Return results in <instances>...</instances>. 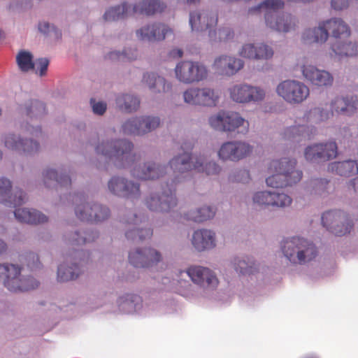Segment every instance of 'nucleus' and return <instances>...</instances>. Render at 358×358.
Wrapping results in <instances>:
<instances>
[{
  "instance_id": "nucleus-19",
  "label": "nucleus",
  "mask_w": 358,
  "mask_h": 358,
  "mask_svg": "<svg viewBox=\"0 0 358 358\" xmlns=\"http://www.w3.org/2000/svg\"><path fill=\"white\" fill-rule=\"evenodd\" d=\"M337 155V146L334 142L317 143L306 148L304 155L311 162H325L334 158Z\"/></svg>"
},
{
  "instance_id": "nucleus-16",
  "label": "nucleus",
  "mask_w": 358,
  "mask_h": 358,
  "mask_svg": "<svg viewBox=\"0 0 358 358\" xmlns=\"http://www.w3.org/2000/svg\"><path fill=\"white\" fill-rule=\"evenodd\" d=\"M230 98L236 103H248L262 100L265 92L259 87L247 84H236L228 89Z\"/></svg>"
},
{
  "instance_id": "nucleus-13",
  "label": "nucleus",
  "mask_w": 358,
  "mask_h": 358,
  "mask_svg": "<svg viewBox=\"0 0 358 358\" xmlns=\"http://www.w3.org/2000/svg\"><path fill=\"white\" fill-rule=\"evenodd\" d=\"M208 122L211 127L219 131H232L242 126V132L247 133L249 129V122L236 112L220 111L210 116Z\"/></svg>"
},
{
  "instance_id": "nucleus-44",
  "label": "nucleus",
  "mask_w": 358,
  "mask_h": 358,
  "mask_svg": "<svg viewBox=\"0 0 358 358\" xmlns=\"http://www.w3.org/2000/svg\"><path fill=\"white\" fill-rule=\"evenodd\" d=\"M38 30L41 33L48 36H52L57 39L60 38L62 36V33L59 30L46 22H42L38 24Z\"/></svg>"
},
{
  "instance_id": "nucleus-31",
  "label": "nucleus",
  "mask_w": 358,
  "mask_h": 358,
  "mask_svg": "<svg viewBox=\"0 0 358 358\" xmlns=\"http://www.w3.org/2000/svg\"><path fill=\"white\" fill-rule=\"evenodd\" d=\"M192 243L198 251H203L215 246V234L210 230L199 229L192 236Z\"/></svg>"
},
{
  "instance_id": "nucleus-39",
  "label": "nucleus",
  "mask_w": 358,
  "mask_h": 358,
  "mask_svg": "<svg viewBox=\"0 0 358 358\" xmlns=\"http://www.w3.org/2000/svg\"><path fill=\"white\" fill-rule=\"evenodd\" d=\"M118 107L126 112L136 110L140 105L139 99L133 95L122 94L116 99Z\"/></svg>"
},
{
  "instance_id": "nucleus-15",
  "label": "nucleus",
  "mask_w": 358,
  "mask_h": 358,
  "mask_svg": "<svg viewBox=\"0 0 358 358\" xmlns=\"http://www.w3.org/2000/svg\"><path fill=\"white\" fill-rule=\"evenodd\" d=\"M184 101L189 104L213 107L219 101L217 91L210 87L189 88L183 93Z\"/></svg>"
},
{
  "instance_id": "nucleus-62",
  "label": "nucleus",
  "mask_w": 358,
  "mask_h": 358,
  "mask_svg": "<svg viewBox=\"0 0 358 358\" xmlns=\"http://www.w3.org/2000/svg\"><path fill=\"white\" fill-rule=\"evenodd\" d=\"M1 115V109L0 108V116Z\"/></svg>"
},
{
  "instance_id": "nucleus-47",
  "label": "nucleus",
  "mask_w": 358,
  "mask_h": 358,
  "mask_svg": "<svg viewBox=\"0 0 358 358\" xmlns=\"http://www.w3.org/2000/svg\"><path fill=\"white\" fill-rule=\"evenodd\" d=\"M257 55H262V56L256 57L255 59H268L273 57V49L266 44H259L257 45Z\"/></svg>"
},
{
  "instance_id": "nucleus-26",
  "label": "nucleus",
  "mask_w": 358,
  "mask_h": 358,
  "mask_svg": "<svg viewBox=\"0 0 358 358\" xmlns=\"http://www.w3.org/2000/svg\"><path fill=\"white\" fill-rule=\"evenodd\" d=\"M2 141L6 148L20 153L31 155L39 149V144L32 140H23L14 134H7L2 138Z\"/></svg>"
},
{
  "instance_id": "nucleus-3",
  "label": "nucleus",
  "mask_w": 358,
  "mask_h": 358,
  "mask_svg": "<svg viewBox=\"0 0 358 358\" xmlns=\"http://www.w3.org/2000/svg\"><path fill=\"white\" fill-rule=\"evenodd\" d=\"M331 32L335 41L331 48L336 55L343 57H352L358 54V45L356 43H345V40L350 35L348 26L338 18L331 19L320 24L317 28L306 29L302 36V41L306 44L324 43Z\"/></svg>"
},
{
  "instance_id": "nucleus-48",
  "label": "nucleus",
  "mask_w": 358,
  "mask_h": 358,
  "mask_svg": "<svg viewBox=\"0 0 358 358\" xmlns=\"http://www.w3.org/2000/svg\"><path fill=\"white\" fill-rule=\"evenodd\" d=\"M25 261L27 266L31 270L40 268L41 262L37 254L29 252L25 256Z\"/></svg>"
},
{
  "instance_id": "nucleus-25",
  "label": "nucleus",
  "mask_w": 358,
  "mask_h": 358,
  "mask_svg": "<svg viewBox=\"0 0 358 358\" xmlns=\"http://www.w3.org/2000/svg\"><path fill=\"white\" fill-rule=\"evenodd\" d=\"M253 201L259 206L284 208L289 206L292 199L285 194L263 191L257 192L254 195Z\"/></svg>"
},
{
  "instance_id": "nucleus-1",
  "label": "nucleus",
  "mask_w": 358,
  "mask_h": 358,
  "mask_svg": "<svg viewBox=\"0 0 358 358\" xmlns=\"http://www.w3.org/2000/svg\"><path fill=\"white\" fill-rule=\"evenodd\" d=\"M193 146L191 143H184L181 146L182 153L174 157L169 162L171 169L176 175V178L172 180L171 187L166 184V187H163L161 194L158 193L151 194L145 200L147 207L152 211L168 212L177 204V199L175 196V189H173V184L176 185V180H178L180 175L182 178L189 171H195L197 172H205L206 175L217 174L220 171V166L213 162H206L205 157H193L189 152Z\"/></svg>"
},
{
  "instance_id": "nucleus-5",
  "label": "nucleus",
  "mask_w": 358,
  "mask_h": 358,
  "mask_svg": "<svg viewBox=\"0 0 358 358\" xmlns=\"http://www.w3.org/2000/svg\"><path fill=\"white\" fill-rule=\"evenodd\" d=\"M296 161L289 158L273 160L270 163L268 170L272 175L266 180V184L273 188H282L299 182L302 172L296 169Z\"/></svg>"
},
{
  "instance_id": "nucleus-40",
  "label": "nucleus",
  "mask_w": 358,
  "mask_h": 358,
  "mask_svg": "<svg viewBox=\"0 0 358 358\" xmlns=\"http://www.w3.org/2000/svg\"><path fill=\"white\" fill-rule=\"evenodd\" d=\"M19 69L23 72H28L34 68L33 55L31 52L21 50L16 57Z\"/></svg>"
},
{
  "instance_id": "nucleus-11",
  "label": "nucleus",
  "mask_w": 358,
  "mask_h": 358,
  "mask_svg": "<svg viewBox=\"0 0 358 358\" xmlns=\"http://www.w3.org/2000/svg\"><path fill=\"white\" fill-rule=\"evenodd\" d=\"M176 78L181 83L192 84L207 78L208 71L205 65L199 62L189 60L179 62L175 68Z\"/></svg>"
},
{
  "instance_id": "nucleus-55",
  "label": "nucleus",
  "mask_w": 358,
  "mask_h": 358,
  "mask_svg": "<svg viewBox=\"0 0 358 358\" xmlns=\"http://www.w3.org/2000/svg\"><path fill=\"white\" fill-rule=\"evenodd\" d=\"M183 55V51L179 48H173L169 52V56L172 58H180Z\"/></svg>"
},
{
  "instance_id": "nucleus-29",
  "label": "nucleus",
  "mask_w": 358,
  "mask_h": 358,
  "mask_svg": "<svg viewBox=\"0 0 358 358\" xmlns=\"http://www.w3.org/2000/svg\"><path fill=\"white\" fill-rule=\"evenodd\" d=\"M12 185L9 180L0 178V202L10 207H17L22 205L26 199L25 194L20 189H16L11 193Z\"/></svg>"
},
{
  "instance_id": "nucleus-61",
  "label": "nucleus",
  "mask_w": 358,
  "mask_h": 358,
  "mask_svg": "<svg viewBox=\"0 0 358 358\" xmlns=\"http://www.w3.org/2000/svg\"><path fill=\"white\" fill-rule=\"evenodd\" d=\"M2 158V152L0 150V159Z\"/></svg>"
},
{
  "instance_id": "nucleus-12",
  "label": "nucleus",
  "mask_w": 358,
  "mask_h": 358,
  "mask_svg": "<svg viewBox=\"0 0 358 358\" xmlns=\"http://www.w3.org/2000/svg\"><path fill=\"white\" fill-rule=\"evenodd\" d=\"M276 92L284 101L290 104L301 103L310 94L307 85L294 80H287L280 83L276 87Z\"/></svg>"
},
{
  "instance_id": "nucleus-23",
  "label": "nucleus",
  "mask_w": 358,
  "mask_h": 358,
  "mask_svg": "<svg viewBox=\"0 0 358 358\" xmlns=\"http://www.w3.org/2000/svg\"><path fill=\"white\" fill-rule=\"evenodd\" d=\"M186 273L194 284L203 288L215 287L218 284L216 275L207 267L191 266L187 268Z\"/></svg>"
},
{
  "instance_id": "nucleus-53",
  "label": "nucleus",
  "mask_w": 358,
  "mask_h": 358,
  "mask_svg": "<svg viewBox=\"0 0 358 358\" xmlns=\"http://www.w3.org/2000/svg\"><path fill=\"white\" fill-rule=\"evenodd\" d=\"M80 273V268L78 264H72L69 266V280H74L77 278Z\"/></svg>"
},
{
  "instance_id": "nucleus-35",
  "label": "nucleus",
  "mask_w": 358,
  "mask_h": 358,
  "mask_svg": "<svg viewBox=\"0 0 358 358\" xmlns=\"http://www.w3.org/2000/svg\"><path fill=\"white\" fill-rule=\"evenodd\" d=\"M22 115L32 119H38L46 114L45 104L38 100H30L20 107Z\"/></svg>"
},
{
  "instance_id": "nucleus-8",
  "label": "nucleus",
  "mask_w": 358,
  "mask_h": 358,
  "mask_svg": "<svg viewBox=\"0 0 358 358\" xmlns=\"http://www.w3.org/2000/svg\"><path fill=\"white\" fill-rule=\"evenodd\" d=\"M331 112L324 110L322 108L317 107L311 109L304 115L303 118L313 122H320L330 117L335 112L338 114L350 115L355 112H358V96L351 97H336L331 103Z\"/></svg>"
},
{
  "instance_id": "nucleus-34",
  "label": "nucleus",
  "mask_w": 358,
  "mask_h": 358,
  "mask_svg": "<svg viewBox=\"0 0 358 358\" xmlns=\"http://www.w3.org/2000/svg\"><path fill=\"white\" fill-rule=\"evenodd\" d=\"M329 171L345 177H350L358 174V163L353 160L336 162L328 166Z\"/></svg>"
},
{
  "instance_id": "nucleus-24",
  "label": "nucleus",
  "mask_w": 358,
  "mask_h": 358,
  "mask_svg": "<svg viewBox=\"0 0 358 358\" xmlns=\"http://www.w3.org/2000/svg\"><path fill=\"white\" fill-rule=\"evenodd\" d=\"M244 66L241 59L232 56L221 55L215 59L213 69L220 76H232L236 74Z\"/></svg>"
},
{
  "instance_id": "nucleus-42",
  "label": "nucleus",
  "mask_w": 358,
  "mask_h": 358,
  "mask_svg": "<svg viewBox=\"0 0 358 358\" xmlns=\"http://www.w3.org/2000/svg\"><path fill=\"white\" fill-rule=\"evenodd\" d=\"M247 259L248 261L245 259H241L238 258L234 259V268L237 272L243 275L253 273L255 264L250 262L248 258Z\"/></svg>"
},
{
  "instance_id": "nucleus-18",
  "label": "nucleus",
  "mask_w": 358,
  "mask_h": 358,
  "mask_svg": "<svg viewBox=\"0 0 358 358\" xmlns=\"http://www.w3.org/2000/svg\"><path fill=\"white\" fill-rule=\"evenodd\" d=\"M160 120L158 117H134L127 120L122 126L124 134L142 135L158 127Z\"/></svg>"
},
{
  "instance_id": "nucleus-59",
  "label": "nucleus",
  "mask_w": 358,
  "mask_h": 358,
  "mask_svg": "<svg viewBox=\"0 0 358 358\" xmlns=\"http://www.w3.org/2000/svg\"><path fill=\"white\" fill-rule=\"evenodd\" d=\"M200 0H187V2L188 3H195L196 2H199Z\"/></svg>"
},
{
  "instance_id": "nucleus-51",
  "label": "nucleus",
  "mask_w": 358,
  "mask_h": 358,
  "mask_svg": "<svg viewBox=\"0 0 358 358\" xmlns=\"http://www.w3.org/2000/svg\"><path fill=\"white\" fill-rule=\"evenodd\" d=\"M90 103L92 107L93 112L97 115H103L106 110V103L104 102H95L93 99H91Z\"/></svg>"
},
{
  "instance_id": "nucleus-14",
  "label": "nucleus",
  "mask_w": 358,
  "mask_h": 358,
  "mask_svg": "<svg viewBox=\"0 0 358 358\" xmlns=\"http://www.w3.org/2000/svg\"><path fill=\"white\" fill-rule=\"evenodd\" d=\"M322 223L329 231L338 236L350 233L354 225L349 215L340 210L323 213Z\"/></svg>"
},
{
  "instance_id": "nucleus-7",
  "label": "nucleus",
  "mask_w": 358,
  "mask_h": 358,
  "mask_svg": "<svg viewBox=\"0 0 358 358\" xmlns=\"http://www.w3.org/2000/svg\"><path fill=\"white\" fill-rule=\"evenodd\" d=\"M282 250L284 255L293 264H304L317 255L315 244L299 236L285 241Z\"/></svg>"
},
{
  "instance_id": "nucleus-32",
  "label": "nucleus",
  "mask_w": 358,
  "mask_h": 358,
  "mask_svg": "<svg viewBox=\"0 0 358 358\" xmlns=\"http://www.w3.org/2000/svg\"><path fill=\"white\" fill-rule=\"evenodd\" d=\"M15 218L21 222L31 224L45 223L48 221V217L34 209L17 208L15 210Z\"/></svg>"
},
{
  "instance_id": "nucleus-56",
  "label": "nucleus",
  "mask_w": 358,
  "mask_h": 358,
  "mask_svg": "<svg viewBox=\"0 0 358 358\" xmlns=\"http://www.w3.org/2000/svg\"><path fill=\"white\" fill-rule=\"evenodd\" d=\"M26 129L29 131L31 135L38 136V134L41 133V130L40 128L34 127H26Z\"/></svg>"
},
{
  "instance_id": "nucleus-58",
  "label": "nucleus",
  "mask_w": 358,
  "mask_h": 358,
  "mask_svg": "<svg viewBox=\"0 0 358 358\" xmlns=\"http://www.w3.org/2000/svg\"><path fill=\"white\" fill-rule=\"evenodd\" d=\"M6 244L4 243V241L0 239V254L6 251Z\"/></svg>"
},
{
  "instance_id": "nucleus-17",
  "label": "nucleus",
  "mask_w": 358,
  "mask_h": 358,
  "mask_svg": "<svg viewBox=\"0 0 358 358\" xmlns=\"http://www.w3.org/2000/svg\"><path fill=\"white\" fill-rule=\"evenodd\" d=\"M110 192L128 199H138L141 196L140 185L122 177H113L108 181Z\"/></svg>"
},
{
  "instance_id": "nucleus-21",
  "label": "nucleus",
  "mask_w": 358,
  "mask_h": 358,
  "mask_svg": "<svg viewBox=\"0 0 358 358\" xmlns=\"http://www.w3.org/2000/svg\"><path fill=\"white\" fill-rule=\"evenodd\" d=\"M161 259V254L151 248L143 250L137 248L129 254V263L137 268L152 266L159 262Z\"/></svg>"
},
{
  "instance_id": "nucleus-43",
  "label": "nucleus",
  "mask_w": 358,
  "mask_h": 358,
  "mask_svg": "<svg viewBox=\"0 0 358 358\" xmlns=\"http://www.w3.org/2000/svg\"><path fill=\"white\" fill-rule=\"evenodd\" d=\"M50 61L45 57L38 58L34 62V68L31 69L40 77L47 75Z\"/></svg>"
},
{
  "instance_id": "nucleus-36",
  "label": "nucleus",
  "mask_w": 358,
  "mask_h": 358,
  "mask_svg": "<svg viewBox=\"0 0 358 358\" xmlns=\"http://www.w3.org/2000/svg\"><path fill=\"white\" fill-rule=\"evenodd\" d=\"M143 82L146 83L153 92L161 93L170 90L171 86L167 83L163 77L154 73H147L143 75Z\"/></svg>"
},
{
  "instance_id": "nucleus-45",
  "label": "nucleus",
  "mask_w": 358,
  "mask_h": 358,
  "mask_svg": "<svg viewBox=\"0 0 358 358\" xmlns=\"http://www.w3.org/2000/svg\"><path fill=\"white\" fill-rule=\"evenodd\" d=\"M257 46L252 43H248L243 45L239 52V55L245 58L256 59V57L262 56V55H257Z\"/></svg>"
},
{
  "instance_id": "nucleus-41",
  "label": "nucleus",
  "mask_w": 358,
  "mask_h": 358,
  "mask_svg": "<svg viewBox=\"0 0 358 358\" xmlns=\"http://www.w3.org/2000/svg\"><path fill=\"white\" fill-rule=\"evenodd\" d=\"M138 56V52L136 49L129 48L124 50V52H110L107 58L112 61L127 62L136 59Z\"/></svg>"
},
{
  "instance_id": "nucleus-54",
  "label": "nucleus",
  "mask_w": 358,
  "mask_h": 358,
  "mask_svg": "<svg viewBox=\"0 0 358 358\" xmlns=\"http://www.w3.org/2000/svg\"><path fill=\"white\" fill-rule=\"evenodd\" d=\"M349 6L348 0H332L331 7L334 10H341L348 8Z\"/></svg>"
},
{
  "instance_id": "nucleus-22",
  "label": "nucleus",
  "mask_w": 358,
  "mask_h": 358,
  "mask_svg": "<svg viewBox=\"0 0 358 358\" xmlns=\"http://www.w3.org/2000/svg\"><path fill=\"white\" fill-rule=\"evenodd\" d=\"M252 151V147L245 142H227L222 145L218 155L224 160L238 161L248 156Z\"/></svg>"
},
{
  "instance_id": "nucleus-2",
  "label": "nucleus",
  "mask_w": 358,
  "mask_h": 358,
  "mask_svg": "<svg viewBox=\"0 0 358 358\" xmlns=\"http://www.w3.org/2000/svg\"><path fill=\"white\" fill-rule=\"evenodd\" d=\"M133 144L126 140L103 142L96 147V152L110 159H114L120 168L131 167V175L141 180H155L164 176L165 167L148 162L137 166L139 157L132 152Z\"/></svg>"
},
{
  "instance_id": "nucleus-37",
  "label": "nucleus",
  "mask_w": 358,
  "mask_h": 358,
  "mask_svg": "<svg viewBox=\"0 0 358 358\" xmlns=\"http://www.w3.org/2000/svg\"><path fill=\"white\" fill-rule=\"evenodd\" d=\"M315 132V129L306 125H294L287 128L284 131V138L286 139H292L296 136H302L305 138L310 139L311 135Z\"/></svg>"
},
{
  "instance_id": "nucleus-57",
  "label": "nucleus",
  "mask_w": 358,
  "mask_h": 358,
  "mask_svg": "<svg viewBox=\"0 0 358 358\" xmlns=\"http://www.w3.org/2000/svg\"><path fill=\"white\" fill-rule=\"evenodd\" d=\"M350 186H352V188L355 190V192H358V178H355L350 182Z\"/></svg>"
},
{
  "instance_id": "nucleus-27",
  "label": "nucleus",
  "mask_w": 358,
  "mask_h": 358,
  "mask_svg": "<svg viewBox=\"0 0 358 358\" xmlns=\"http://www.w3.org/2000/svg\"><path fill=\"white\" fill-rule=\"evenodd\" d=\"M169 34H173L172 29L162 23L148 24L136 31L138 39L148 41H163Z\"/></svg>"
},
{
  "instance_id": "nucleus-38",
  "label": "nucleus",
  "mask_w": 358,
  "mask_h": 358,
  "mask_svg": "<svg viewBox=\"0 0 358 358\" xmlns=\"http://www.w3.org/2000/svg\"><path fill=\"white\" fill-rule=\"evenodd\" d=\"M215 210L209 206H205L197 209L195 211H191L185 215L187 220H192L196 222H202L214 217Z\"/></svg>"
},
{
  "instance_id": "nucleus-4",
  "label": "nucleus",
  "mask_w": 358,
  "mask_h": 358,
  "mask_svg": "<svg viewBox=\"0 0 358 358\" xmlns=\"http://www.w3.org/2000/svg\"><path fill=\"white\" fill-rule=\"evenodd\" d=\"M164 3L158 0H143L132 6L127 3L111 7L103 15L106 21H115L135 15L152 16L162 13L166 8Z\"/></svg>"
},
{
  "instance_id": "nucleus-50",
  "label": "nucleus",
  "mask_w": 358,
  "mask_h": 358,
  "mask_svg": "<svg viewBox=\"0 0 358 358\" xmlns=\"http://www.w3.org/2000/svg\"><path fill=\"white\" fill-rule=\"evenodd\" d=\"M231 180L239 182H248L250 180L249 172L247 170H239L233 176Z\"/></svg>"
},
{
  "instance_id": "nucleus-33",
  "label": "nucleus",
  "mask_w": 358,
  "mask_h": 358,
  "mask_svg": "<svg viewBox=\"0 0 358 358\" xmlns=\"http://www.w3.org/2000/svg\"><path fill=\"white\" fill-rule=\"evenodd\" d=\"M66 172L62 168L57 169H47L43 173V180L45 187L57 188L66 181Z\"/></svg>"
},
{
  "instance_id": "nucleus-28",
  "label": "nucleus",
  "mask_w": 358,
  "mask_h": 358,
  "mask_svg": "<svg viewBox=\"0 0 358 358\" xmlns=\"http://www.w3.org/2000/svg\"><path fill=\"white\" fill-rule=\"evenodd\" d=\"M123 224L127 228L125 236L127 239L136 240V235L138 234V241H144L147 238H150L152 236V230L150 228L137 227L139 224H143L144 221L141 218H138L136 214L132 215V217H127L123 218Z\"/></svg>"
},
{
  "instance_id": "nucleus-20",
  "label": "nucleus",
  "mask_w": 358,
  "mask_h": 358,
  "mask_svg": "<svg viewBox=\"0 0 358 358\" xmlns=\"http://www.w3.org/2000/svg\"><path fill=\"white\" fill-rule=\"evenodd\" d=\"M75 211L78 219L90 222L103 221L110 215L109 209L98 203H81L76 206Z\"/></svg>"
},
{
  "instance_id": "nucleus-10",
  "label": "nucleus",
  "mask_w": 358,
  "mask_h": 358,
  "mask_svg": "<svg viewBox=\"0 0 358 358\" xmlns=\"http://www.w3.org/2000/svg\"><path fill=\"white\" fill-rule=\"evenodd\" d=\"M21 268L15 264H0V278L10 292H27L38 287L39 282L31 277L21 278Z\"/></svg>"
},
{
  "instance_id": "nucleus-46",
  "label": "nucleus",
  "mask_w": 358,
  "mask_h": 358,
  "mask_svg": "<svg viewBox=\"0 0 358 358\" xmlns=\"http://www.w3.org/2000/svg\"><path fill=\"white\" fill-rule=\"evenodd\" d=\"M84 235H81L80 232L74 231L70 234L69 237V245L71 246L80 245L85 244L87 241H90V238L87 236L85 232L83 233Z\"/></svg>"
},
{
  "instance_id": "nucleus-9",
  "label": "nucleus",
  "mask_w": 358,
  "mask_h": 358,
  "mask_svg": "<svg viewBox=\"0 0 358 358\" xmlns=\"http://www.w3.org/2000/svg\"><path fill=\"white\" fill-rule=\"evenodd\" d=\"M217 24V15L212 12H192L189 15V24L192 31L208 30V36L212 40L216 39L217 33L220 40H227L233 36V32L229 29H215Z\"/></svg>"
},
{
  "instance_id": "nucleus-52",
  "label": "nucleus",
  "mask_w": 358,
  "mask_h": 358,
  "mask_svg": "<svg viewBox=\"0 0 358 358\" xmlns=\"http://www.w3.org/2000/svg\"><path fill=\"white\" fill-rule=\"evenodd\" d=\"M67 266L66 264H60L57 269V281L64 282L67 280Z\"/></svg>"
},
{
  "instance_id": "nucleus-60",
  "label": "nucleus",
  "mask_w": 358,
  "mask_h": 358,
  "mask_svg": "<svg viewBox=\"0 0 358 358\" xmlns=\"http://www.w3.org/2000/svg\"><path fill=\"white\" fill-rule=\"evenodd\" d=\"M3 37H4V34H3V32L1 30H0V40H1L2 38H3Z\"/></svg>"
},
{
  "instance_id": "nucleus-30",
  "label": "nucleus",
  "mask_w": 358,
  "mask_h": 358,
  "mask_svg": "<svg viewBox=\"0 0 358 358\" xmlns=\"http://www.w3.org/2000/svg\"><path fill=\"white\" fill-rule=\"evenodd\" d=\"M302 73L308 81L318 87L331 86L334 81V78L330 73L318 69L312 65L303 66Z\"/></svg>"
},
{
  "instance_id": "nucleus-49",
  "label": "nucleus",
  "mask_w": 358,
  "mask_h": 358,
  "mask_svg": "<svg viewBox=\"0 0 358 358\" xmlns=\"http://www.w3.org/2000/svg\"><path fill=\"white\" fill-rule=\"evenodd\" d=\"M329 181L326 179L317 178L311 181V185L315 193L322 194L327 189Z\"/></svg>"
},
{
  "instance_id": "nucleus-6",
  "label": "nucleus",
  "mask_w": 358,
  "mask_h": 358,
  "mask_svg": "<svg viewBox=\"0 0 358 358\" xmlns=\"http://www.w3.org/2000/svg\"><path fill=\"white\" fill-rule=\"evenodd\" d=\"M283 6L284 2L282 0H266L258 6L250 9L249 12L264 11L268 27L278 31L287 32L294 27L295 20L291 15L279 14L278 10Z\"/></svg>"
}]
</instances>
